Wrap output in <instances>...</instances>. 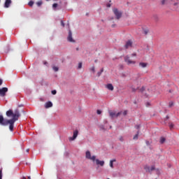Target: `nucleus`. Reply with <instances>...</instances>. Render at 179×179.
I'll use <instances>...</instances> for the list:
<instances>
[{"label": "nucleus", "instance_id": "obj_1", "mask_svg": "<svg viewBox=\"0 0 179 179\" xmlns=\"http://www.w3.org/2000/svg\"><path fill=\"white\" fill-rule=\"evenodd\" d=\"M6 116L8 118H12L10 120H7L3 117V115H0V125L3 127H6V125H9V129L11 132H13V128L15 125V122L19 120L20 117V112L19 109H15L13 112V110L10 109L6 113Z\"/></svg>", "mask_w": 179, "mask_h": 179}, {"label": "nucleus", "instance_id": "obj_2", "mask_svg": "<svg viewBox=\"0 0 179 179\" xmlns=\"http://www.w3.org/2000/svg\"><path fill=\"white\" fill-rule=\"evenodd\" d=\"M132 57H136V53H133L130 56L126 55L124 57V62H126L127 65H135L136 64V61L132 59Z\"/></svg>", "mask_w": 179, "mask_h": 179}, {"label": "nucleus", "instance_id": "obj_3", "mask_svg": "<svg viewBox=\"0 0 179 179\" xmlns=\"http://www.w3.org/2000/svg\"><path fill=\"white\" fill-rule=\"evenodd\" d=\"M85 157L86 159H88L89 160H92V162L96 161V156L94 155L92 157V154L90 153V151H87L85 153Z\"/></svg>", "mask_w": 179, "mask_h": 179}, {"label": "nucleus", "instance_id": "obj_4", "mask_svg": "<svg viewBox=\"0 0 179 179\" xmlns=\"http://www.w3.org/2000/svg\"><path fill=\"white\" fill-rule=\"evenodd\" d=\"M113 13H114L115 16H116V19H117V20L120 19L121 17V16H122V13H121L117 8L113 9Z\"/></svg>", "mask_w": 179, "mask_h": 179}, {"label": "nucleus", "instance_id": "obj_5", "mask_svg": "<svg viewBox=\"0 0 179 179\" xmlns=\"http://www.w3.org/2000/svg\"><path fill=\"white\" fill-rule=\"evenodd\" d=\"M6 93H8V87H3L0 89V96L5 97L6 96Z\"/></svg>", "mask_w": 179, "mask_h": 179}, {"label": "nucleus", "instance_id": "obj_6", "mask_svg": "<svg viewBox=\"0 0 179 179\" xmlns=\"http://www.w3.org/2000/svg\"><path fill=\"white\" fill-rule=\"evenodd\" d=\"M122 114V112H118L117 113H115V112L109 111L110 117H111L112 118H114V117L117 118V117H120V115H121Z\"/></svg>", "mask_w": 179, "mask_h": 179}, {"label": "nucleus", "instance_id": "obj_7", "mask_svg": "<svg viewBox=\"0 0 179 179\" xmlns=\"http://www.w3.org/2000/svg\"><path fill=\"white\" fill-rule=\"evenodd\" d=\"M78 134H79V131H78V130H75V131H73V136H72V137H69V141H70V142L72 141H75V139H76V138H78Z\"/></svg>", "mask_w": 179, "mask_h": 179}, {"label": "nucleus", "instance_id": "obj_8", "mask_svg": "<svg viewBox=\"0 0 179 179\" xmlns=\"http://www.w3.org/2000/svg\"><path fill=\"white\" fill-rule=\"evenodd\" d=\"M67 40L70 43H75V40H73V38H72V31L71 30L69 31V36Z\"/></svg>", "mask_w": 179, "mask_h": 179}, {"label": "nucleus", "instance_id": "obj_9", "mask_svg": "<svg viewBox=\"0 0 179 179\" xmlns=\"http://www.w3.org/2000/svg\"><path fill=\"white\" fill-rule=\"evenodd\" d=\"M144 169L145 171H148V173H152V171L155 170V166H152L151 168L150 166H145Z\"/></svg>", "mask_w": 179, "mask_h": 179}, {"label": "nucleus", "instance_id": "obj_10", "mask_svg": "<svg viewBox=\"0 0 179 179\" xmlns=\"http://www.w3.org/2000/svg\"><path fill=\"white\" fill-rule=\"evenodd\" d=\"M95 162H96V164L97 166H101V167H103V166H104V161H100L99 159H96V158H95Z\"/></svg>", "mask_w": 179, "mask_h": 179}, {"label": "nucleus", "instance_id": "obj_11", "mask_svg": "<svg viewBox=\"0 0 179 179\" xmlns=\"http://www.w3.org/2000/svg\"><path fill=\"white\" fill-rule=\"evenodd\" d=\"M12 3V0H6L4 3V8H9Z\"/></svg>", "mask_w": 179, "mask_h": 179}, {"label": "nucleus", "instance_id": "obj_12", "mask_svg": "<svg viewBox=\"0 0 179 179\" xmlns=\"http://www.w3.org/2000/svg\"><path fill=\"white\" fill-rule=\"evenodd\" d=\"M131 47H132V41H128L126 43L125 45H124V48H125L126 49H128V48H131Z\"/></svg>", "mask_w": 179, "mask_h": 179}, {"label": "nucleus", "instance_id": "obj_13", "mask_svg": "<svg viewBox=\"0 0 179 179\" xmlns=\"http://www.w3.org/2000/svg\"><path fill=\"white\" fill-rule=\"evenodd\" d=\"M106 87L108 90H110L111 92H113V90H114V86H113V84H108L106 85Z\"/></svg>", "mask_w": 179, "mask_h": 179}, {"label": "nucleus", "instance_id": "obj_14", "mask_svg": "<svg viewBox=\"0 0 179 179\" xmlns=\"http://www.w3.org/2000/svg\"><path fill=\"white\" fill-rule=\"evenodd\" d=\"M52 107V102L51 101H48V102H46L45 104V108H50Z\"/></svg>", "mask_w": 179, "mask_h": 179}, {"label": "nucleus", "instance_id": "obj_15", "mask_svg": "<svg viewBox=\"0 0 179 179\" xmlns=\"http://www.w3.org/2000/svg\"><path fill=\"white\" fill-rule=\"evenodd\" d=\"M138 66L140 68H146L148 66V63H145V62H140L138 64Z\"/></svg>", "mask_w": 179, "mask_h": 179}, {"label": "nucleus", "instance_id": "obj_16", "mask_svg": "<svg viewBox=\"0 0 179 179\" xmlns=\"http://www.w3.org/2000/svg\"><path fill=\"white\" fill-rule=\"evenodd\" d=\"M116 160L115 159H112L110 161V167H111V169H114V164L113 163L115 162Z\"/></svg>", "mask_w": 179, "mask_h": 179}, {"label": "nucleus", "instance_id": "obj_17", "mask_svg": "<svg viewBox=\"0 0 179 179\" xmlns=\"http://www.w3.org/2000/svg\"><path fill=\"white\" fill-rule=\"evenodd\" d=\"M171 5H172V6L177 7V6H178L179 3H178V1L174 2L173 1H172L171 2Z\"/></svg>", "mask_w": 179, "mask_h": 179}, {"label": "nucleus", "instance_id": "obj_18", "mask_svg": "<svg viewBox=\"0 0 179 179\" xmlns=\"http://www.w3.org/2000/svg\"><path fill=\"white\" fill-rule=\"evenodd\" d=\"M166 142V138L164 137H161L160 140H159V143L163 145V143H164Z\"/></svg>", "mask_w": 179, "mask_h": 179}, {"label": "nucleus", "instance_id": "obj_19", "mask_svg": "<svg viewBox=\"0 0 179 179\" xmlns=\"http://www.w3.org/2000/svg\"><path fill=\"white\" fill-rule=\"evenodd\" d=\"M139 136V131H137V134L134 136L133 139L136 141Z\"/></svg>", "mask_w": 179, "mask_h": 179}, {"label": "nucleus", "instance_id": "obj_20", "mask_svg": "<svg viewBox=\"0 0 179 179\" xmlns=\"http://www.w3.org/2000/svg\"><path fill=\"white\" fill-rule=\"evenodd\" d=\"M52 69H53V71H55V72H58V71H59V69L57 66H53Z\"/></svg>", "mask_w": 179, "mask_h": 179}, {"label": "nucleus", "instance_id": "obj_21", "mask_svg": "<svg viewBox=\"0 0 179 179\" xmlns=\"http://www.w3.org/2000/svg\"><path fill=\"white\" fill-rule=\"evenodd\" d=\"M103 72H104V69H101V72H98V76H100V75H101V73H103Z\"/></svg>", "mask_w": 179, "mask_h": 179}, {"label": "nucleus", "instance_id": "obj_22", "mask_svg": "<svg viewBox=\"0 0 179 179\" xmlns=\"http://www.w3.org/2000/svg\"><path fill=\"white\" fill-rule=\"evenodd\" d=\"M36 5H37L38 6H41V5H43V1H38V2L36 3Z\"/></svg>", "mask_w": 179, "mask_h": 179}, {"label": "nucleus", "instance_id": "obj_23", "mask_svg": "<svg viewBox=\"0 0 179 179\" xmlns=\"http://www.w3.org/2000/svg\"><path fill=\"white\" fill-rule=\"evenodd\" d=\"M28 5H29V6H33V5H34V1H29V3H28Z\"/></svg>", "mask_w": 179, "mask_h": 179}, {"label": "nucleus", "instance_id": "obj_24", "mask_svg": "<svg viewBox=\"0 0 179 179\" xmlns=\"http://www.w3.org/2000/svg\"><path fill=\"white\" fill-rule=\"evenodd\" d=\"M78 69H82V62L78 63Z\"/></svg>", "mask_w": 179, "mask_h": 179}, {"label": "nucleus", "instance_id": "obj_25", "mask_svg": "<svg viewBox=\"0 0 179 179\" xmlns=\"http://www.w3.org/2000/svg\"><path fill=\"white\" fill-rule=\"evenodd\" d=\"M169 128H170V129H172L173 128H174V124L173 123H171L169 124Z\"/></svg>", "mask_w": 179, "mask_h": 179}, {"label": "nucleus", "instance_id": "obj_26", "mask_svg": "<svg viewBox=\"0 0 179 179\" xmlns=\"http://www.w3.org/2000/svg\"><path fill=\"white\" fill-rule=\"evenodd\" d=\"M119 140L120 141V142H124V138L122 136H120L119 138Z\"/></svg>", "mask_w": 179, "mask_h": 179}, {"label": "nucleus", "instance_id": "obj_27", "mask_svg": "<svg viewBox=\"0 0 179 179\" xmlns=\"http://www.w3.org/2000/svg\"><path fill=\"white\" fill-rule=\"evenodd\" d=\"M123 115H127V114H128V110H124L123 113H122Z\"/></svg>", "mask_w": 179, "mask_h": 179}, {"label": "nucleus", "instance_id": "obj_28", "mask_svg": "<svg viewBox=\"0 0 179 179\" xmlns=\"http://www.w3.org/2000/svg\"><path fill=\"white\" fill-rule=\"evenodd\" d=\"M90 71H92V72H95L94 66H92V67L90 69Z\"/></svg>", "mask_w": 179, "mask_h": 179}, {"label": "nucleus", "instance_id": "obj_29", "mask_svg": "<svg viewBox=\"0 0 179 179\" xmlns=\"http://www.w3.org/2000/svg\"><path fill=\"white\" fill-rule=\"evenodd\" d=\"M96 113H97V114H98L99 115H100V114H101V110H96Z\"/></svg>", "mask_w": 179, "mask_h": 179}, {"label": "nucleus", "instance_id": "obj_30", "mask_svg": "<svg viewBox=\"0 0 179 179\" xmlns=\"http://www.w3.org/2000/svg\"><path fill=\"white\" fill-rule=\"evenodd\" d=\"M57 6H58V3H54L53 5H52V7L53 8H57Z\"/></svg>", "mask_w": 179, "mask_h": 179}, {"label": "nucleus", "instance_id": "obj_31", "mask_svg": "<svg viewBox=\"0 0 179 179\" xmlns=\"http://www.w3.org/2000/svg\"><path fill=\"white\" fill-rule=\"evenodd\" d=\"M52 94H57V90H52Z\"/></svg>", "mask_w": 179, "mask_h": 179}, {"label": "nucleus", "instance_id": "obj_32", "mask_svg": "<svg viewBox=\"0 0 179 179\" xmlns=\"http://www.w3.org/2000/svg\"><path fill=\"white\" fill-rule=\"evenodd\" d=\"M173 102H169V107H173Z\"/></svg>", "mask_w": 179, "mask_h": 179}, {"label": "nucleus", "instance_id": "obj_33", "mask_svg": "<svg viewBox=\"0 0 179 179\" xmlns=\"http://www.w3.org/2000/svg\"><path fill=\"white\" fill-rule=\"evenodd\" d=\"M0 179H2V169L0 170Z\"/></svg>", "mask_w": 179, "mask_h": 179}, {"label": "nucleus", "instance_id": "obj_34", "mask_svg": "<svg viewBox=\"0 0 179 179\" xmlns=\"http://www.w3.org/2000/svg\"><path fill=\"white\" fill-rule=\"evenodd\" d=\"M61 24L63 27H65V24L64 23V21L61 22Z\"/></svg>", "mask_w": 179, "mask_h": 179}, {"label": "nucleus", "instance_id": "obj_35", "mask_svg": "<svg viewBox=\"0 0 179 179\" xmlns=\"http://www.w3.org/2000/svg\"><path fill=\"white\" fill-rule=\"evenodd\" d=\"M136 129H139L141 128V125L138 124L136 126Z\"/></svg>", "mask_w": 179, "mask_h": 179}, {"label": "nucleus", "instance_id": "obj_36", "mask_svg": "<svg viewBox=\"0 0 179 179\" xmlns=\"http://www.w3.org/2000/svg\"><path fill=\"white\" fill-rule=\"evenodd\" d=\"M148 33H149V31H148V30H145V31H144V34H148Z\"/></svg>", "mask_w": 179, "mask_h": 179}, {"label": "nucleus", "instance_id": "obj_37", "mask_svg": "<svg viewBox=\"0 0 179 179\" xmlns=\"http://www.w3.org/2000/svg\"><path fill=\"white\" fill-rule=\"evenodd\" d=\"M3 83V81L2 80V79H0V86L2 85Z\"/></svg>", "mask_w": 179, "mask_h": 179}, {"label": "nucleus", "instance_id": "obj_38", "mask_svg": "<svg viewBox=\"0 0 179 179\" xmlns=\"http://www.w3.org/2000/svg\"><path fill=\"white\" fill-rule=\"evenodd\" d=\"M166 3V0L162 1V5H164Z\"/></svg>", "mask_w": 179, "mask_h": 179}, {"label": "nucleus", "instance_id": "obj_39", "mask_svg": "<svg viewBox=\"0 0 179 179\" xmlns=\"http://www.w3.org/2000/svg\"><path fill=\"white\" fill-rule=\"evenodd\" d=\"M29 151H30L29 149H27V150H26L27 153H29Z\"/></svg>", "mask_w": 179, "mask_h": 179}, {"label": "nucleus", "instance_id": "obj_40", "mask_svg": "<svg viewBox=\"0 0 179 179\" xmlns=\"http://www.w3.org/2000/svg\"><path fill=\"white\" fill-rule=\"evenodd\" d=\"M110 6H111V4H107L108 8H110Z\"/></svg>", "mask_w": 179, "mask_h": 179}, {"label": "nucleus", "instance_id": "obj_41", "mask_svg": "<svg viewBox=\"0 0 179 179\" xmlns=\"http://www.w3.org/2000/svg\"><path fill=\"white\" fill-rule=\"evenodd\" d=\"M146 144H147V145H149V141H147V142H146Z\"/></svg>", "mask_w": 179, "mask_h": 179}, {"label": "nucleus", "instance_id": "obj_42", "mask_svg": "<svg viewBox=\"0 0 179 179\" xmlns=\"http://www.w3.org/2000/svg\"><path fill=\"white\" fill-rule=\"evenodd\" d=\"M28 179H31V178L30 176H28Z\"/></svg>", "mask_w": 179, "mask_h": 179}, {"label": "nucleus", "instance_id": "obj_43", "mask_svg": "<svg viewBox=\"0 0 179 179\" xmlns=\"http://www.w3.org/2000/svg\"><path fill=\"white\" fill-rule=\"evenodd\" d=\"M22 179H26V177H24H24H22Z\"/></svg>", "mask_w": 179, "mask_h": 179}, {"label": "nucleus", "instance_id": "obj_44", "mask_svg": "<svg viewBox=\"0 0 179 179\" xmlns=\"http://www.w3.org/2000/svg\"><path fill=\"white\" fill-rule=\"evenodd\" d=\"M166 120H169V116H166Z\"/></svg>", "mask_w": 179, "mask_h": 179}, {"label": "nucleus", "instance_id": "obj_45", "mask_svg": "<svg viewBox=\"0 0 179 179\" xmlns=\"http://www.w3.org/2000/svg\"><path fill=\"white\" fill-rule=\"evenodd\" d=\"M44 64H45V65H46V64H47V62H45Z\"/></svg>", "mask_w": 179, "mask_h": 179}, {"label": "nucleus", "instance_id": "obj_46", "mask_svg": "<svg viewBox=\"0 0 179 179\" xmlns=\"http://www.w3.org/2000/svg\"><path fill=\"white\" fill-rule=\"evenodd\" d=\"M79 50V48H77V50Z\"/></svg>", "mask_w": 179, "mask_h": 179}, {"label": "nucleus", "instance_id": "obj_47", "mask_svg": "<svg viewBox=\"0 0 179 179\" xmlns=\"http://www.w3.org/2000/svg\"><path fill=\"white\" fill-rule=\"evenodd\" d=\"M46 1H49V0H46Z\"/></svg>", "mask_w": 179, "mask_h": 179}]
</instances>
